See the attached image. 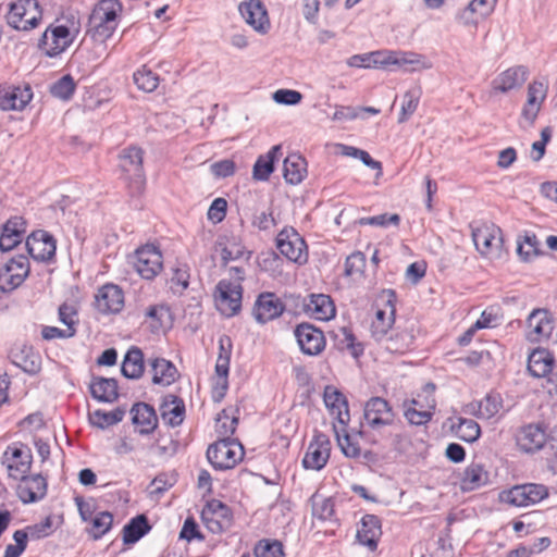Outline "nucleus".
I'll use <instances>...</instances> for the list:
<instances>
[{"mask_svg":"<svg viewBox=\"0 0 557 557\" xmlns=\"http://www.w3.org/2000/svg\"><path fill=\"white\" fill-rule=\"evenodd\" d=\"M243 287L238 282L222 280L216 285L215 306L225 317L237 314L242 308Z\"/></svg>","mask_w":557,"mask_h":557,"instance_id":"obj_7","label":"nucleus"},{"mask_svg":"<svg viewBox=\"0 0 557 557\" xmlns=\"http://www.w3.org/2000/svg\"><path fill=\"white\" fill-rule=\"evenodd\" d=\"M366 268V256L360 252L356 251L349 255L346 258L345 261V275L346 276H354L357 274H362L363 270Z\"/></svg>","mask_w":557,"mask_h":557,"instance_id":"obj_57","label":"nucleus"},{"mask_svg":"<svg viewBox=\"0 0 557 557\" xmlns=\"http://www.w3.org/2000/svg\"><path fill=\"white\" fill-rule=\"evenodd\" d=\"M162 255L153 245H145L135 252L134 267L145 280H152L162 270Z\"/></svg>","mask_w":557,"mask_h":557,"instance_id":"obj_12","label":"nucleus"},{"mask_svg":"<svg viewBox=\"0 0 557 557\" xmlns=\"http://www.w3.org/2000/svg\"><path fill=\"white\" fill-rule=\"evenodd\" d=\"M122 11V4L119 0H101L92 10L90 16L95 21H102L113 26H117V16Z\"/></svg>","mask_w":557,"mask_h":557,"instance_id":"obj_42","label":"nucleus"},{"mask_svg":"<svg viewBox=\"0 0 557 557\" xmlns=\"http://www.w3.org/2000/svg\"><path fill=\"white\" fill-rule=\"evenodd\" d=\"M356 119H364V116L359 114L358 108L351 106H335V111L331 116V120L336 122H346Z\"/></svg>","mask_w":557,"mask_h":557,"instance_id":"obj_59","label":"nucleus"},{"mask_svg":"<svg viewBox=\"0 0 557 557\" xmlns=\"http://www.w3.org/2000/svg\"><path fill=\"white\" fill-rule=\"evenodd\" d=\"M29 273V262L25 256L12 258L0 270V289L4 293L17 288Z\"/></svg>","mask_w":557,"mask_h":557,"instance_id":"obj_11","label":"nucleus"},{"mask_svg":"<svg viewBox=\"0 0 557 557\" xmlns=\"http://www.w3.org/2000/svg\"><path fill=\"white\" fill-rule=\"evenodd\" d=\"M276 247L289 261L299 264L307 262V245L293 227L284 228L277 234Z\"/></svg>","mask_w":557,"mask_h":557,"instance_id":"obj_8","label":"nucleus"},{"mask_svg":"<svg viewBox=\"0 0 557 557\" xmlns=\"http://www.w3.org/2000/svg\"><path fill=\"white\" fill-rule=\"evenodd\" d=\"M133 81L137 88L145 92H152L159 86V76L146 65L134 73Z\"/></svg>","mask_w":557,"mask_h":557,"instance_id":"obj_48","label":"nucleus"},{"mask_svg":"<svg viewBox=\"0 0 557 557\" xmlns=\"http://www.w3.org/2000/svg\"><path fill=\"white\" fill-rule=\"evenodd\" d=\"M285 310L283 301L273 293H262L258 296L252 314L258 323L264 324L278 318Z\"/></svg>","mask_w":557,"mask_h":557,"instance_id":"obj_19","label":"nucleus"},{"mask_svg":"<svg viewBox=\"0 0 557 557\" xmlns=\"http://www.w3.org/2000/svg\"><path fill=\"white\" fill-rule=\"evenodd\" d=\"M347 425L333 424L337 444L342 453L348 458H358L361 454L358 442L347 432Z\"/></svg>","mask_w":557,"mask_h":557,"instance_id":"obj_45","label":"nucleus"},{"mask_svg":"<svg viewBox=\"0 0 557 557\" xmlns=\"http://www.w3.org/2000/svg\"><path fill=\"white\" fill-rule=\"evenodd\" d=\"M517 253L522 261L530 262L544 252L541 250V243L536 235L525 232L522 239H518Z\"/></svg>","mask_w":557,"mask_h":557,"instance_id":"obj_44","label":"nucleus"},{"mask_svg":"<svg viewBox=\"0 0 557 557\" xmlns=\"http://www.w3.org/2000/svg\"><path fill=\"white\" fill-rule=\"evenodd\" d=\"M152 373V383L169 386L177 379L176 367L164 358H154L149 360Z\"/></svg>","mask_w":557,"mask_h":557,"instance_id":"obj_35","label":"nucleus"},{"mask_svg":"<svg viewBox=\"0 0 557 557\" xmlns=\"http://www.w3.org/2000/svg\"><path fill=\"white\" fill-rule=\"evenodd\" d=\"M471 236L476 250L490 260L504 257L502 230L495 224L471 225Z\"/></svg>","mask_w":557,"mask_h":557,"instance_id":"obj_1","label":"nucleus"},{"mask_svg":"<svg viewBox=\"0 0 557 557\" xmlns=\"http://www.w3.org/2000/svg\"><path fill=\"white\" fill-rule=\"evenodd\" d=\"M75 90V83L71 75H64L50 87V92L53 97L69 100Z\"/></svg>","mask_w":557,"mask_h":557,"instance_id":"obj_54","label":"nucleus"},{"mask_svg":"<svg viewBox=\"0 0 557 557\" xmlns=\"http://www.w3.org/2000/svg\"><path fill=\"white\" fill-rule=\"evenodd\" d=\"M413 342L414 334L412 327H396L380 343L388 352L403 355L411 349Z\"/></svg>","mask_w":557,"mask_h":557,"instance_id":"obj_26","label":"nucleus"},{"mask_svg":"<svg viewBox=\"0 0 557 557\" xmlns=\"http://www.w3.org/2000/svg\"><path fill=\"white\" fill-rule=\"evenodd\" d=\"M503 408V399L499 394H487L481 400H473L463 406V412L478 419L488 420L494 418Z\"/></svg>","mask_w":557,"mask_h":557,"instance_id":"obj_22","label":"nucleus"},{"mask_svg":"<svg viewBox=\"0 0 557 557\" xmlns=\"http://www.w3.org/2000/svg\"><path fill=\"white\" fill-rule=\"evenodd\" d=\"M227 210V201L224 198H215L209 207L207 216L216 224L224 220Z\"/></svg>","mask_w":557,"mask_h":557,"instance_id":"obj_60","label":"nucleus"},{"mask_svg":"<svg viewBox=\"0 0 557 557\" xmlns=\"http://www.w3.org/2000/svg\"><path fill=\"white\" fill-rule=\"evenodd\" d=\"M132 421L140 434L151 433L158 424L154 409L146 403L135 404L132 409Z\"/></svg>","mask_w":557,"mask_h":557,"instance_id":"obj_30","label":"nucleus"},{"mask_svg":"<svg viewBox=\"0 0 557 557\" xmlns=\"http://www.w3.org/2000/svg\"><path fill=\"white\" fill-rule=\"evenodd\" d=\"M160 411L161 418L166 424L177 426L184 420L185 405L182 399L171 395L164 399L160 407Z\"/></svg>","mask_w":557,"mask_h":557,"instance_id":"obj_37","label":"nucleus"},{"mask_svg":"<svg viewBox=\"0 0 557 557\" xmlns=\"http://www.w3.org/2000/svg\"><path fill=\"white\" fill-rule=\"evenodd\" d=\"M281 146H273L265 154L260 156L252 169V177L256 181H268L274 171V164L278 160Z\"/></svg>","mask_w":557,"mask_h":557,"instance_id":"obj_36","label":"nucleus"},{"mask_svg":"<svg viewBox=\"0 0 557 557\" xmlns=\"http://www.w3.org/2000/svg\"><path fill=\"white\" fill-rule=\"evenodd\" d=\"M363 418L369 428L380 430L393 424L395 413L386 399L376 396L366 403Z\"/></svg>","mask_w":557,"mask_h":557,"instance_id":"obj_10","label":"nucleus"},{"mask_svg":"<svg viewBox=\"0 0 557 557\" xmlns=\"http://www.w3.org/2000/svg\"><path fill=\"white\" fill-rule=\"evenodd\" d=\"M91 396L101 403H113L119 397L115 379L94 377L89 385Z\"/></svg>","mask_w":557,"mask_h":557,"instance_id":"obj_34","label":"nucleus"},{"mask_svg":"<svg viewBox=\"0 0 557 557\" xmlns=\"http://www.w3.org/2000/svg\"><path fill=\"white\" fill-rule=\"evenodd\" d=\"M26 248L32 258L37 261L50 260L55 255V242L44 230L35 231L27 237Z\"/></svg>","mask_w":557,"mask_h":557,"instance_id":"obj_20","label":"nucleus"},{"mask_svg":"<svg viewBox=\"0 0 557 557\" xmlns=\"http://www.w3.org/2000/svg\"><path fill=\"white\" fill-rule=\"evenodd\" d=\"M554 357L543 348L534 349L528 359V371L534 377H547L553 370Z\"/></svg>","mask_w":557,"mask_h":557,"instance_id":"obj_32","label":"nucleus"},{"mask_svg":"<svg viewBox=\"0 0 557 557\" xmlns=\"http://www.w3.org/2000/svg\"><path fill=\"white\" fill-rule=\"evenodd\" d=\"M307 174V162L299 154L286 157L283 164V176L286 183L297 185L301 183Z\"/></svg>","mask_w":557,"mask_h":557,"instance_id":"obj_38","label":"nucleus"},{"mask_svg":"<svg viewBox=\"0 0 557 557\" xmlns=\"http://www.w3.org/2000/svg\"><path fill=\"white\" fill-rule=\"evenodd\" d=\"M256 557H285L283 545L280 541L261 540L255 546Z\"/></svg>","mask_w":557,"mask_h":557,"instance_id":"obj_52","label":"nucleus"},{"mask_svg":"<svg viewBox=\"0 0 557 557\" xmlns=\"http://www.w3.org/2000/svg\"><path fill=\"white\" fill-rule=\"evenodd\" d=\"M144 318L151 331L158 332L170 323L171 312L166 305L156 304L145 309Z\"/></svg>","mask_w":557,"mask_h":557,"instance_id":"obj_40","label":"nucleus"},{"mask_svg":"<svg viewBox=\"0 0 557 557\" xmlns=\"http://www.w3.org/2000/svg\"><path fill=\"white\" fill-rule=\"evenodd\" d=\"M381 534L382 530L380 519L374 515H366L361 519V527L357 530L356 537L359 544L373 552L377 547Z\"/></svg>","mask_w":557,"mask_h":557,"instance_id":"obj_28","label":"nucleus"},{"mask_svg":"<svg viewBox=\"0 0 557 557\" xmlns=\"http://www.w3.org/2000/svg\"><path fill=\"white\" fill-rule=\"evenodd\" d=\"M33 456L28 447L9 446L2 456L9 476L18 480L29 472Z\"/></svg>","mask_w":557,"mask_h":557,"instance_id":"obj_14","label":"nucleus"},{"mask_svg":"<svg viewBox=\"0 0 557 557\" xmlns=\"http://www.w3.org/2000/svg\"><path fill=\"white\" fill-rule=\"evenodd\" d=\"M8 24L15 29L29 30L41 20L38 0H17L11 3Z\"/></svg>","mask_w":557,"mask_h":557,"instance_id":"obj_5","label":"nucleus"},{"mask_svg":"<svg viewBox=\"0 0 557 557\" xmlns=\"http://www.w3.org/2000/svg\"><path fill=\"white\" fill-rule=\"evenodd\" d=\"M324 404L331 414L335 417L338 425H348L350 421L348 401L346 397L333 386H326L323 395Z\"/></svg>","mask_w":557,"mask_h":557,"instance_id":"obj_25","label":"nucleus"},{"mask_svg":"<svg viewBox=\"0 0 557 557\" xmlns=\"http://www.w3.org/2000/svg\"><path fill=\"white\" fill-rule=\"evenodd\" d=\"M331 453V442L327 435L315 433L313 440L308 445L302 459V466L306 469L321 470L325 467Z\"/></svg>","mask_w":557,"mask_h":557,"instance_id":"obj_16","label":"nucleus"},{"mask_svg":"<svg viewBox=\"0 0 557 557\" xmlns=\"http://www.w3.org/2000/svg\"><path fill=\"white\" fill-rule=\"evenodd\" d=\"M479 9L468 3L456 13V21L465 27H476L480 18Z\"/></svg>","mask_w":557,"mask_h":557,"instance_id":"obj_58","label":"nucleus"},{"mask_svg":"<svg viewBox=\"0 0 557 557\" xmlns=\"http://www.w3.org/2000/svg\"><path fill=\"white\" fill-rule=\"evenodd\" d=\"M529 77V69L524 65H516L498 74L492 82L494 91L508 92L520 88Z\"/></svg>","mask_w":557,"mask_h":557,"instance_id":"obj_21","label":"nucleus"},{"mask_svg":"<svg viewBox=\"0 0 557 557\" xmlns=\"http://www.w3.org/2000/svg\"><path fill=\"white\" fill-rule=\"evenodd\" d=\"M32 98L33 92L29 85H0V109L3 111H21L27 106Z\"/></svg>","mask_w":557,"mask_h":557,"instance_id":"obj_17","label":"nucleus"},{"mask_svg":"<svg viewBox=\"0 0 557 557\" xmlns=\"http://www.w3.org/2000/svg\"><path fill=\"white\" fill-rule=\"evenodd\" d=\"M395 292H387L386 305L389 308L388 314L385 310L379 309L375 313V320L371 325L372 337L376 342H382L384 337L388 334V331L394 323L395 315Z\"/></svg>","mask_w":557,"mask_h":557,"instance_id":"obj_27","label":"nucleus"},{"mask_svg":"<svg viewBox=\"0 0 557 557\" xmlns=\"http://www.w3.org/2000/svg\"><path fill=\"white\" fill-rule=\"evenodd\" d=\"M399 223L400 216L397 213H383L375 216L361 218L358 220V224L360 225H372L379 227H387L388 225L398 226Z\"/></svg>","mask_w":557,"mask_h":557,"instance_id":"obj_56","label":"nucleus"},{"mask_svg":"<svg viewBox=\"0 0 557 557\" xmlns=\"http://www.w3.org/2000/svg\"><path fill=\"white\" fill-rule=\"evenodd\" d=\"M490 481V473L484 466L479 462L470 463L463 471L460 487L463 492L478 490L486 485Z\"/></svg>","mask_w":557,"mask_h":557,"instance_id":"obj_31","label":"nucleus"},{"mask_svg":"<svg viewBox=\"0 0 557 557\" xmlns=\"http://www.w3.org/2000/svg\"><path fill=\"white\" fill-rule=\"evenodd\" d=\"M419 100V89H410L404 95L398 123H405L416 112Z\"/></svg>","mask_w":557,"mask_h":557,"instance_id":"obj_51","label":"nucleus"},{"mask_svg":"<svg viewBox=\"0 0 557 557\" xmlns=\"http://www.w3.org/2000/svg\"><path fill=\"white\" fill-rule=\"evenodd\" d=\"M90 521L91 528L88 530V533L94 540H99L111 529L113 515L109 511H101L91 518Z\"/></svg>","mask_w":557,"mask_h":557,"instance_id":"obj_50","label":"nucleus"},{"mask_svg":"<svg viewBox=\"0 0 557 557\" xmlns=\"http://www.w3.org/2000/svg\"><path fill=\"white\" fill-rule=\"evenodd\" d=\"M125 410L122 408H115L112 411H104L97 409L89 414L90 423L99 429H106L114 425L123 420Z\"/></svg>","mask_w":557,"mask_h":557,"instance_id":"obj_47","label":"nucleus"},{"mask_svg":"<svg viewBox=\"0 0 557 557\" xmlns=\"http://www.w3.org/2000/svg\"><path fill=\"white\" fill-rule=\"evenodd\" d=\"M148 519L145 515H138L124 525L123 542L124 544H134L138 542L145 534L150 531Z\"/></svg>","mask_w":557,"mask_h":557,"instance_id":"obj_43","label":"nucleus"},{"mask_svg":"<svg viewBox=\"0 0 557 557\" xmlns=\"http://www.w3.org/2000/svg\"><path fill=\"white\" fill-rule=\"evenodd\" d=\"M245 22L259 34H267L270 29L268 11L261 0H245L238 7Z\"/></svg>","mask_w":557,"mask_h":557,"instance_id":"obj_18","label":"nucleus"},{"mask_svg":"<svg viewBox=\"0 0 557 557\" xmlns=\"http://www.w3.org/2000/svg\"><path fill=\"white\" fill-rule=\"evenodd\" d=\"M235 163L231 159H224L211 164V173L219 178L232 176L235 173Z\"/></svg>","mask_w":557,"mask_h":557,"instance_id":"obj_64","label":"nucleus"},{"mask_svg":"<svg viewBox=\"0 0 557 557\" xmlns=\"http://www.w3.org/2000/svg\"><path fill=\"white\" fill-rule=\"evenodd\" d=\"M238 418L230 414L227 409H223L216 419V432L223 436V438L230 437L234 434Z\"/></svg>","mask_w":557,"mask_h":557,"instance_id":"obj_55","label":"nucleus"},{"mask_svg":"<svg viewBox=\"0 0 557 557\" xmlns=\"http://www.w3.org/2000/svg\"><path fill=\"white\" fill-rule=\"evenodd\" d=\"M393 65L407 72L431 67V63L423 55L410 51H394Z\"/></svg>","mask_w":557,"mask_h":557,"instance_id":"obj_41","label":"nucleus"},{"mask_svg":"<svg viewBox=\"0 0 557 557\" xmlns=\"http://www.w3.org/2000/svg\"><path fill=\"white\" fill-rule=\"evenodd\" d=\"M124 305L122 289L114 284H107L99 288L96 295V307L101 313L120 312Z\"/></svg>","mask_w":557,"mask_h":557,"instance_id":"obj_23","label":"nucleus"},{"mask_svg":"<svg viewBox=\"0 0 557 557\" xmlns=\"http://www.w3.org/2000/svg\"><path fill=\"white\" fill-rule=\"evenodd\" d=\"M546 98V86L541 82H533L528 86L527 102L532 104L542 106Z\"/></svg>","mask_w":557,"mask_h":557,"instance_id":"obj_62","label":"nucleus"},{"mask_svg":"<svg viewBox=\"0 0 557 557\" xmlns=\"http://www.w3.org/2000/svg\"><path fill=\"white\" fill-rule=\"evenodd\" d=\"M527 338L531 343L547 341L554 330V318L547 309H534L527 319Z\"/></svg>","mask_w":557,"mask_h":557,"instance_id":"obj_13","label":"nucleus"},{"mask_svg":"<svg viewBox=\"0 0 557 557\" xmlns=\"http://www.w3.org/2000/svg\"><path fill=\"white\" fill-rule=\"evenodd\" d=\"M451 431L459 440L467 443L478 441L481 435V428L478 422L467 418H458V423L451 425Z\"/></svg>","mask_w":557,"mask_h":557,"instance_id":"obj_46","label":"nucleus"},{"mask_svg":"<svg viewBox=\"0 0 557 557\" xmlns=\"http://www.w3.org/2000/svg\"><path fill=\"white\" fill-rule=\"evenodd\" d=\"M201 517H212L219 519L223 524L231 525L232 512L231 509L218 499H212L207 503L202 509Z\"/></svg>","mask_w":557,"mask_h":557,"instance_id":"obj_49","label":"nucleus"},{"mask_svg":"<svg viewBox=\"0 0 557 557\" xmlns=\"http://www.w3.org/2000/svg\"><path fill=\"white\" fill-rule=\"evenodd\" d=\"M116 26L102 21H95L94 16L89 17V29L88 34L95 41L104 42L112 36Z\"/></svg>","mask_w":557,"mask_h":557,"instance_id":"obj_53","label":"nucleus"},{"mask_svg":"<svg viewBox=\"0 0 557 557\" xmlns=\"http://www.w3.org/2000/svg\"><path fill=\"white\" fill-rule=\"evenodd\" d=\"M545 442V431L539 424H528L517 434V445L527 453L539 450Z\"/></svg>","mask_w":557,"mask_h":557,"instance_id":"obj_29","label":"nucleus"},{"mask_svg":"<svg viewBox=\"0 0 557 557\" xmlns=\"http://www.w3.org/2000/svg\"><path fill=\"white\" fill-rule=\"evenodd\" d=\"M231 358V339L228 337L220 339V354L215 363V377L212 387V398L214 401H221L228 388V370Z\"/></svg>","mask_w":557,"mask_h":557,"instance_id":"obj_9","label":"nucleus"},{"mask_svg":"<svg viewBox=\"0 0 557 557\" xmlns=\"http://www.w3.org/2000/svg\"><path fill=\"white\" fill-rule=\"evenodd\" d=\"M549 492L546 485L525 483L515 485L510 490L502 492L499 497L503 503H507L516 507H528L547 498Z\"/></svg>","mask_w":557,"mask_h":557,"instance_id":"obj_3","label":"nucleus"},{"mask_svg":"<svg viewBox=\"0 0 557 557\" xmlns=\"http://www.w3.org/2000/svg\"><path fill=\"white\" fill-rule=\"evenodd\" d=\"M75 38V30L63 24L50 25L39 39V48L50 58L65 51Z\"/></svg>","mask_w":557,"mask_h":557,"instance_id":"obj_6","label":"nucleus"},{"mask_svg":"<svg viewBox=\"0 0 557 557\" xmlns=\"http://www.w3.org/2000/svg\"><path fill=\"white\" fill-rule=\"evenodd\" d=\"M144 355L138 347H132L124 356L121 372L127 379H139L144 373Z\"/></svg>","mask_w":557,"mask_h":557,"instance_id":"obj_39","label":"nucleus"},{"mask_svg":"<svg viewBox=\"0 0 557 557\" xmlns=\"http://www.w3.org/2000/svg\"><path fill=\"white\" fill-rule=\"evenodd\" d=\"M243 457V445L237 440L230 437L221 438L207 449L208 461L218 470L234 468Z\"/></svg>","mask_w":557,"mask_h":557,"instance_id":"obj_2","label":"nucleus"},{"mask_svg":"<svg viewBox=\"0 0 557 557\" xmlns=\"http://www.w3.org/2000/svg\"><path fill=\"white\" fill-rule=\"evenodd\" d=\"M273 99L277 103L294 106L301 101L302 95L297 90L278 89L273 94Z\"/></svg>","mask_w":557,"mask_h":557,"instance_id":"obj_63","label":"nucleus"},{"mask_svg":"<svg viewBox=\"0 0 557 557\" xmlns=\"http://www.w3.org/2000/svg\"><path fill=\"white\" fill-rule=\"evenodd\" d=\"M300 350L308 356H318L325 348L323 332L310 323H300L294 331Z\"/></svg>","mask_w":557,"mask_h":557,"instance_id":"obj_15","label":"nucleus"},{"mask_svg":"<svg viewBox=\"0 0 557 557\" xmlns=\"http://www.w3.org/2000/svg\"><path fill=\"white\" fill-rule=\"evenodd\" d=\"M305 307L307 312L321 321L334 318L336 311L331 297L324 294H311Z\"/></svg>","mask_w":557,"mask_h":557,"instance_id":"obj_33","label":"nucleus"},{"mask_svg":"<svg viewBox=\"0 0 557 557\" xmlns=\"http://www.w3.org/2000/svg\"><path fill=\"white\" fill-rule=\"evenodd\" d=\"M59 319L64 325L67 326V331L76 330L75 325L77 324V311L74 306L62 304L59 307Z\"/></svg>","mask_w":557,"mask_h":557,"instance_id":"obj_61","label":"nucleus"},{"mask_svg":"<svg viewBox=\"0 0 557 557\" xmlns=\"http://www.w3.org/2000/svg\"><path fill=\"white\" fill-rule=\"evenodd\" d=\"M17 496L24 504L36 503L47 494V481L40 474L24 476L20 479Z\"/></svg>","mask_w":557,"mask_h":557,"instance_id":"obj_24","label":"nucleus"},{"mask_svg":"<svg viewBox=\"0 0 557 557\" xmlns=\"http://www.w3.org/2000/svg\"><path fill=\"white\" fill-rule=\"evenodd\" d=\"M120 168L124 173V180L131 184V188L140 193L146 182L143 169V150L137 147L123 149L120 153Z\"/></svg>","mask_w":557,"mask_h":557,"instance_id":"obj_4","label":"nucleus"}]
</instances>
